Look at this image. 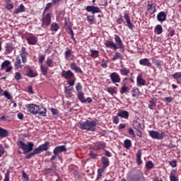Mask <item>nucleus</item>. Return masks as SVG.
<instances>
[{
  "label": "nucleus",
  "instance_id": "20",
  "mask_svg": "<svg viewBox=\"0 0 181 181\" xmlns=\"http://www.w3.org/2000/svg\"><path fill=\"white\" fill-rule=\"evenodd\" d=\"M26 40L28 43V45H32L35 46V45H37V37L35 35L29 36L26 38Z\"/></svg>",
  "mask_w": 181,
  "mask_h": 181
},
{
  "label": "nucleus",
  "instance_id": "6",
  "mask_svg": "<svg viewBox=\"0 0 181 181\" xmlns=\"http://www.w3.org/2000/svg\"><path fill=\"white\" fill-rule=\"evenodd\" d=\"M148 135L152 138L153 139H163L166 136V134L165 132H161V133H159L158 131L155 130H150L148 131Z\"/></svg>",
  "mask_w": 181,
  "mask_h": 181
},
{
  "label": "nucleus",
  "instance_id": "57",
  "mask_svg": "<svg viewBox=\"0 0 181 181\" xmlns=\"http://www.w3.org/2000/svg\"><path fill=\"white\" fill-rule=\"evenodd\" d=\"M95 18H94V16H87V21L90 25H93L94 23V21Z\"/></svg>",
  "mask_w": 181,
  "mask_h": 181
},
{
  "label": "nucleus",
  "instance_id": "11",
  "mask_svg": "<svg viewBox=\"0 0 181 181\" xmlns=\"http://www.w3.org/2000/svg\"><path fill=\"white\" fill-rule=\"evenodd\" d=\"M130 180L132 181H145V177L142 171H139L136 175L131 177Z\"/></svg>",
  "mask_w": 181,
  "mask_h": 181
},
{
  "label": "nucleus",
  "instance_id": "25",
  "mask_svg": "<svg viewBox=\"0 0 181 181\" xmlns=\"http://www.w3.org/2000/svg\"><path fill=\"white\" fill-rule=\"evenodd\" d=\"M139 64L141 66H146V67H152V64L147 58H144L139 60Z\"/></svg>",
  "mask_w": 181,
  "mask_h": 181
},
{
  "label": "nucleus",
  "instance_id": "24",
  "mask_svg": "<svg viewBox=\"0 0 181 181\" xmlns=\"http://www.w3.org/2000/svg\"><path fill=\"white\" fill-rule=\"evenodd\" d=\"M14 67L16 70H20L23 67L21 57H16V62H14Z\"/></svg>",
  "mask_w": 181,
  "mask_h": 181
},
{
  "label": "nucleus",
  "instance_id": "42",
  "mask_svg": "<svg viewBox=\"0 0 181 181\" xmlns=\"http://www.w3.org/2000/svg\"><path fill=\"white\" fill-rule=\"evenodd\" d=\"M147 11H148V12H151V13H155L156 11V7L155 6H153V4H148V8Z\"/></svg>",
  "mask_w": 181,
  "mask_h": 181
},
{
  "label": "nucleus",
  "instance_id": "14",
  "mask_svg": "<svg viewBox=\"0 0 181 181\" xmlns=\"http://www.w3.org/2000/svg\"><path fill=\"white\" fill-rule=\"evenodd\" d=\"M86 11L87 12H90L93 15L95 13H101V9H100V7L95 6H87L86 7Z\"/></svg>",
  "mask_w": 181,
  "mask_h": 181
},
{
  "label": "nucleus",
  "instance_id": "13",
  "mask_svg": "<svg viewBox=\"0 0 181 181\" xmlns=\"http://www.w3.org/2000/svg\"><path fill=\"white\" fill-rule=\"evenodd\" d=\"M37 71H33L30 66L25 68V76L30 78H33V77H37Z\"/></svg>",
  "mask_w": 181,
  "mask_h": 181
},
{
  "label": "nucleus",
  "instance_id": "28",
  "mask_svg": "<svg viewBox=\"0 0 181 181\" xmlns=\"http://www.w3.org/2000/svg\"><path fill=\"white\" fill-rule=\"evenodd\" d=\"M136 162L138 165V166H141V165H142V159H141V156H142V151L139 150L136 152Z\"/></svg>",
  "mask_w": 181,
  "mask_h": 181
},
{
  "label": "nucleus",
  "instance_id": "38",
  "mask_svg": "<svg viewBox=\"0 0 181 181\" xmlns=\"http://www.w3.org/2000/svg\"><path fill=\"white\" fill-rule=\"evenodd\" d=\"M8 134H9V132H8V130L0 127V137L1 138H6V136H8Z\"/></svg>",
  "mask_w": 181,
  "mask_h": 181
},
{
  "label": "nucleus",
  "instance_id": "4",
  "mask_svg": "<svg viewBox=\"0 0 181 181\" xmlns=\"http://www.w3.org/2000/svg\"><path fill=\"white\" fill-rule=\"evenodd\" d=\"M17 146L19 149H22L23 151V153H29V152H32V151H33V146H35V144L32 141L28 142L26 144L23 141L18 140L17 141Z\"/></svg>",
  "mask_w": 181,
  "mask_h": 181
},
{
  "label": "nucleus",
  "instance_id": "52",
  "mask_svg": "<svg viewBox=\"0 0 181 181\" xmlns=\"http://www.w3.org/2000/svg\"><path fill=\"white\" fill-rule=\"evenodd\" d=\"M67 83L69 84L68 87H73L76 83V76L74 78H72L71 79H68Z\"/></svg>",
  "mask_w": 181,
  "mask_h": 181
},
{
  "label": "nucleus",
  "instance_id": "34",
  "mask_svg": "<svg viewBox=\"0 0 181 181\" xmlns=\"http://www.w3.org/2000/svg\"><path fill=\"white\" fill-rule=\"evenodd\" d=\"M131 94L134 98L139 97V88L136 87L132 88Z\"/></svg>",
  "mask_w": 181,
  "mask_h": 181
},
{
  "label": "nucleus",
  "instance_id": "16",
  "mask_svg": "<svg viewBox=\"0 0 181 181\" xmlns=\"http://www.w3.org/2000/svg\"><path fill=\"white\" fill-rule=\"evenodd\" d=\"M28 51H26V47H22L20 52V56L23 63H28Z\"/></svg>",
  "mask_w": 181,
  "mask_h": 181
},
{
  "label": "nucleus",
  "instance_id": "51",
  "mask_svg": "<svg viewBox=\"0 0 181 181\" xmlns=\"http://www.w3.org/2000/svg\"><path fill=\"white\" fill-rule=\"evenodd\" d=\"M53 6V3H48L46 4V6L44 8L43 13L46 15V13Z\"/></svg>",
  "mask_w": 181,
  "mask_h": 181
},
{
  "label": "nucleus",
  "instance_id": "10",
  "mask_svg": "<svg viewBox=\"0 0 181 181\" xmlns=\"http://www.w3.org/2000/svg\"><path fill=\"white\" fill-rule=\"evenodd\" d=\"M5 69L6 73H11V71H12L13 67L12 66V65H11V61L5 60L1 63V70H5Z\"/></svg>",
  "mask_w": 181,
  "mask_h": 181
},
{
  "label": "nucleus",
  "instance_id": "54",
  "mask_svg": "<svg viewBox=\"0 0 181 181\" xmlns=\"http://www.w3.org/2000/svg\"><path fill=\"white\" fill-rule=\"evenodd\" d=\"M168 36L170 37H173V36H175V33H176V31H175V29L170 28L168 30Z\"/></svg>",
  "mask_w": 181,
  "mask_h": 181
},
{
  "label": "nucleus",
  "instance_id": "17",
  "mask_svg": "<svg viewBox=\"0 0 181 181\" xmlns=\"http://www.w3.org/2000/svg\"><path fill=\"white\" fill-rule=\"evenodd\" d=\"M117 117H119L123 119H129V112L119 109L117 111Z\"/></svg>",
  "mask_w": 181,
  "mask_h": 181
},
{
  "label": "nucleus",
  "instance_id": "61",
  "mask_svg": "<svg viewBox=\"0 0 181 181\" xmlns=\"http://www.w3.org/2000/svg\"><path fill=\"white\" fill-rule=\"evenodd\" d=\"M24 155H25V159H30L31 158H33V156H35L33 151L30 153L28 152V153H24Z\"/></svg>",
  "mask_w": 181,
  "mask_h": 181
},
{
  "label": "nucleus",
  "instance_id": "35",
  "mask_svg": "<svg viewBox=\"0 0 181 181\" xmlns=\"http://www.w3.org/2000/svg\"><path fill=\"white\" fill-rule=\"evenodd\" d=\"M40 117H46V109L43 106L38 105V113Z\"/></svg>",
  "mask_w": 181,
  "mask_h": 181
},
{
  "label": "nucleus",
  "instance_id": "32",
  "mask_svg": "<svg viewBox=\"0 0 181 181\" xmlns=\"http://www.w3.org/2000/svg\"><path fill=\"white\" fill-rule=\"evenodd\" d=\"M50 146V143L49 141H46L45 144L40 145V149L41 152H44V151H48Z\"/></svg>",
  "mask_w": 181,
  "mask_h": 181
},
{
  "label": "nucleus",
  "instance_id": "15",
  "mask_svg": "<svg viewBox=\"0 0 181 181\" xmlns=\"http://www.w3.org/2000/svg\"><path fill=\"white\" fill-rule=\"evenodd\" d=\"M62 152H67V147L65 145L58 146L53 150L54 155L59 156Z\"/></svg>",
  "mask_w": 181,
  "mask_h": 181
},
{
  "label": "nucleus",
  "instance_id": "45",
  "mask_svg": "<svg viewBox=\"0 0 181 181\" xmlns=\"http://www.w3.org/2000/svg\"><path fill=\"white\" fill-rule=\"evenodd\" d=\"M117 88L116 87H107L106 89V91L110 94L111 95H114L115 94H117V90H115Z\"/></svg>",
  "mask_w": 181,
  "mask_h": 181
},
{
  "label": "nucleus",
  "instance_id": "36",
  "mask_svg": "<svg viewBox=\"0 0 181 181\" xmlns=\"http://www.w3.org/2000/svg\"><path fill=\"white\" fill-rule=\"evenodd\" d=\"M119 73L121 76H128V74L131 73V70L127 67H123L119 69Z\"/></svg>",
  "mask_w": 181,
  "mask_h": 181
},
{
  "label": "nucleus",
  "instance_id": "41",
  "mask_svg": "<svg viewBox=\"0 0 181 181\" xmlns=\"http://www.w3.org/2000/svg\"><path fill=\"white\" fill-rule=\"evenodd\" d=\"M129 91V88H128V86H127V85L122 84L119 93L120 94H125V93H128Z\"/></svg>",
  "mask_w": 181,
  "mask_h": 181
},
{
  "label": "nucleus",
  "instance_id": "64",
  "mask_svg": "<svg viewBox=\"0 0 181 181\" xmlns=\"http://www.w3.org/2000/svg\"><path fill=\"white\" fill-rule=\"evenodd\" d=\"M46 59L45 55H40L38 57V62L40 64H43V62H45V59Z\"/></svg>",
  "mask_w": 181,
  "mask_h": 181
},
{
  "label": "nucleus",
  "instance_id": "59",
  "mask_svg": "<svg viewBox=\"0 0 181 181\" xmlns=\"http://www.w3.org/2000/svg\"><path fill=\"white\" fill-rule=\"evenodd\" d=\"M14 78H15V80H17V81L19 80H22V78H23L22 74L20 72H16Z\"/></svg>",
  "mask_w": 181,
  "mask_h": 181
},
{
  "label": "nucleus",
  "instance_id": "7",
  "mask_svg": "<svg viewBox=\"0 0 181 181\" xmlns=\"http://www.w3.org/2000/svg\"><path fill=\"white\" fill-rule=\"evenodd\" d=\"M26 108L28 112L32 114L33 115H37V114L39 113V105L35 103L26 105Z\"/></svg>",
  "mask_w": 181,
  "mask_h": 181
},
{
  "label": "nucleus",
  "instance_id": "31",
  "mask_svg": "<svg viewBox=\"0 0 181 181\" xmlns=\"http://www.w3.org/2000/svg\"><path fill=\"white\" fill-rule=\"evenodd\" d=\"M173 78L176 80L177 84H181V71L180 72H175L174 74L172 75Z\"/></svg>",
  "mask_w": 181,
  "mask_h": 181
},
{
  "label": "nucleus",
  "instance_id": "58",
  "mask_svg": "<svg viewBox=\"0 0 181 181\" xmlns=\"http://www.w3.org/2000/svg\"><path fill=\"white\" fill-rule=\"evenodd\" d=\"M146 169H153V163L151 160L147 161L146 163Z\"/></svg>",
  "mask_w": 181,
  "mask_h": 181
},
{
  "label": "nucleus",
  "instance_id": "62",
  "mask_svg": "<svg viewBox=\"0 0 181 181\" xmlns=\"http://www.w3.org/2000/svg\"><path fill=\"white\" fill-rule=\"evenodd\" d=\"M128 132L129 135L132 136V138H136V134H135V131H134V129L132 128H129Z\"/></svg>",
  "mask_w": 181,
  "mask_h": 181
},
{
  "label": "nucleus",
  "instance_id": "56",
  "mask_svg": "<svg viewBox=\"0 0 181 181\" xmlns=\"http://www.w3.org/2000/svg\"><path fill=\"white\" fill-rule=\"evenodd\" d=\"M112 122L115 125H118V124H119V116H118V115H117L116 116H113Z\"/></svg>",
  "mask_w": 181,
  "mask_h": 181
},
{
  "label": "nucleus",
  "instance_id": "26",
  "mask_svg": "<svg viewBox=\"0 0 181 181\" xmlns=\"http://www.w3.org/2000/svg\"><path fill=\"white\" fill-rule=\"evenodd\" d=\"M136 83L138 87H142L146 84V81L144 78H142V75H139L136 78Z\"/></svg>",
  "mask_w": 181,
  "mask_h": 181
},
{
  "label": "nucleus",
  "instance_id": "30",
  "mask_svg": "<svg viewBox=\"0 0 181 181\" xmlns=\"http://www.w3.org/2000/svg\"><path fill=\"white\" fill-rule=\"evenodd\" d=\"M25 8L23 4H21L18 8L13 12V15H18V13H22V12H25Z\"/></svg>",
  "mask_w": 181,
  "mask_h": 181
},
{
  "label": "nucleus",
  "instance_id": "22",
  "mask_svg": "<svg viewBox=\"0 0 181 181\" xmlns=\"http://www.w3.org/2000/svg\"><path fill=\"white\" fill-rule=\"evenodd\" d=\"M103 169H107L110 166V159L105 156H103L100 159Z\"/></svg>",
  "mask_w": 181,
  "mask_h": 181
},
{
  "label": "nucleus",
  "instance_id": "29",
  "mask_svg": "<svg viewBox=\"0 0 181 181\" xmlns=\"http://www.w3.org/2000/svg\"><path fill=\"white\" fill-rule=\"evenodd\" d=\"M151 60H152L153 64H155L157 69H159V70L162 69V66H163V62L159 61L155 58H152Z\"/></svg>",
  "mask_w": 181,
  "mask_h": 181
},
{
  "label": "nucleus",
  "instance_id": "40",
  "mask_svg": "<svg viewBox=\"0 0 181 181\" xmlns=\"http://www.w3.org/2000/svg\"><path fill=\"white\" fill-rule=\"evenodd\" d=\"M154 32L156 35H162L163 33V28L160 25H157L154 28Z\"/></svg>",
  "mask_w": 181,
  "mask_h": 181
},
{
  "label": "nucleus",
  "instance_id": "60",
  "mask_svg": "<svg viewBox=\"0 0 181 181\" xmlns=\"http://www.w3.org/2000/svg\"><path fill=\"white\" fill-rule=\"evenodd\" d=\"M44 173H45V175H50V174L53 173V168H45Z\"/></svg>",
  "mask_w": 181,
  "mask_h": 181
},
{
  "label": "nucleus",
  "instance_id": "19",
  "mask_svg": "<svg viewBox=\"0 0 181 181\" xmlns=\"http://www.w3.org/2000/svg\"><path fill=\"white\" fill-rule=\"evenodd\" d=\"M5 53L6 54H11L15 49V47H13V44L12 43H6L5 47Z\"/></svg>",
  "mask_w": 181,
  "mask_h": 181
},
{
  "label": "nucleus",
  "instance_id": "27",
  "mask_svg": "<svg viewBox=\"0 0 181 181\" xmlns=\"http://www.w3.org/2000/svg\"><path fill=\"white\" fill-rule=\"evenodd\" d=\"M157 21H158V22H165V21H166V13L165 11H161L158 13Z\"/></svg>",
  "mask_w": 181,
  "mask_h": 181
},
{
  "label": "nucleus",
  "instance_id": "49",
  "mask_svg": "<svg viewBox=\"0 0 181 181\" xmlns=\"http://www.w3.org/2000/svg\"><path fill=\"white\" fill-rule=\"evenodd\" d=\"M148 108L150 110H154L155 107H156V102L155 101V100L152 99L150 102L149 104L148 105Z\"/></svg>",
  "mask_w": 181,
  "mask_h": 181
},
{
  "label": "nucleus",
  "instance_id": "53",
  "mask_svg": "<svg viewBox=\"0 0 181 181\" xmlns=\"http://www.w3.org/2000/svg\"><path fill=\"white\" fill-rule=\"evenodd\" d=\"M64 26H66V29L73 28V25H71V23H70V20H68L66 18H64Z\"/></svg>",
  "mask_w": 181,
  "mask_h": 181
},
{
  "label": "nucleus",
  "instance_id": "47",
  "mask_svg": "<svg viewBox=\"0 0 181 181\" xmlns=\"http://www.w3.org/2000/svg\"><path fill=\"white\" fill-rule=\"evenodd\" d=\"M75 88L77 91V93H83V85H81V83L80 82L76 83L75 86Z\"/></svg>",
  "mask_w": 181,
  "mask_h": 181
},
{
  "label": "nucleus",
  "instance_id": "23",
  "mask_svg": "<svg viewBox=\"0 0 181 181\" xmlns=\"http://www.w3.org/2000/svg\"><path fill=\"white\" fill-rule=\"evenodd\" d=\"M64 93L66 98H73L74 97L73 92H71V87L70 86H64Z\"/></svg>",
  "mask_w": 181,
  "mask_h": 181
},
{
  "label": "nucleus",
  "instance_id": "44",
  "mask_svg": "<svg viewBox=\"0 0 181 181\" xmlns=\"http://www.w3.org/2000/svg\"><path fill=\"white\" fill-rule=\"evenodd\" d=\"M77 98L82 103H84L86 98L84 97L83 92H79L77 93Z\"/></svg>",
  "mask_w": 181,
  "mask_h": 181
},
{
  "label": "nucleus",
  "instance_id": "21",
  "mask_svg": "<svg viewBox=\"0 0 181 181\" xmlns=\"http://www.w3.org/2000/svg\"><path fill=\"white\" fill-rule=\"evenodd\" d=\"M68 49L64 52L65 59L66 60H73V59H74V55L73 54L74 52L71 49Z\"/></svg>",
  "mask_w": 181,
  "mask_h": 181
},
{
  "label": "nucleus",
  "instance_id": "50",
  "mask_svg": "<svg viewBox=\"0 0 181 181\" xmlns=\"http://www.w3.org/2000/svg\"><path fill=\"white\" fill-rule=\"evenodd\" d=\"M104 169L105 168H103V167L101 168L98 169L96 180H98V179H100L103 176V173H104Z\"/></svg>",
  "mask_w": 181,
  "mask_h": 181
},
{
  "label": "nucleus",
  "instance_id": "33",
  "mask_svg": "<svg viewBox=\"0 0 181 181\" xmlns=\"http://www.w3.org/2000/svg\"><path fill=\"white\" fill-rule=\"evenodd\" d=\"M170 181H179V178L176 177V170H172L170 173Z\"/></svg>",
  "mask_w": 181,
  "mask_h": 181
},
{
  "label": "nucleus",
  "instance_id": "55",
  "mask_svg": "<svg viewBox=\"0 0 181 181\" xmlns=\"http://www.w3.org/2000/svg\"><path fill=\"white\" fill-rule=\"evenodd\" d=\"M46 65L48 67H53V59H51L50 57H47L46 61Z\"/></svg>",
  "mask_w": 181,
  "mask_h": 181
},
{
  "label": "nucleus",
  "instance_id": "8",
  "mask_svg": "<svg viewBox=\"0 0 181 181\" xmlns=\"http://www.w3.org/2000/svg\"><path fill=\"white\" fill-rule=\"evenodd\" d=\"M132 127L137 132V134H136L137 136H139V138H141L142 132H141V129H142V125L141 124V119H137L134 120Z\"/></svg>",
  "mask_w": 181,
  "mask_h": 181
},
{
  "label": "nucleus",
  "instance_id": "9",
  "mask_svg": "<svg viewBox=\"0 0 181 181\" xmlns=\"http://www.w3.org/2000/svg\"><path fill=\"white\" fill-rule=\"evenodd\" d=\"M110 78L112 83H113V84H115L116 86V87L119 86V85L118 83H121V76H119V74L118 73H117V72L111 73L110 74Z\"/></svg>",
  "mask_w": 181,
  "mask_h": 181
},
{
  "label": "nucleus",
  "instance_id": "43",
  "mask_svg": "<svg viewBox=\"0 0 181 181\" xmlns=\"http://www.w3.org/2000/svg\"><path fill=\"white\" fill-rule=\"evenodd\" d=\"M90 57L93 59H97L100 54V52L98 50L90 49Z\"/></svg>",
  "mask_w": 181,
  "mask_h": 181
},
{
  "label": "nucleus",
  "instance_id": "3",
  "mask_svg": "<svg viewBox=\"0 0 181 181\" xmlns=\"http://www.w3.org/2000/svg\"><path fill=\"white\" fill-rule=\"evenodd\" d=\"M78 127L80 129L85 131H90V132H95L97 127V119L95 120H86L78 123Z\"/></svg>",
  "mask_w": 181,
  "mask_h": 181
},
{
  "label": "nucleus",
  "instance_id": "18",
  "mask_svg": "<svg viewBox=\"0 0 181 181\" xmlns=\"http://www.w3.org/2000/svg\"><path fill=\"white\" fill-rule=\"evenodd\" d=\"M70 69L73 71H75V73H79V74H83V70L81 69V68H80V66H78L77 64H76L75 62H73L70 64Z\"/></svg>",
  "mask_w": 181,
  "mask_h": 181
},
{
  "label": "nucleus",
  "instance_id": "63",
  "mask_svg": "<svg viewBox=\"0 0 181 181\" xmlns=\"http://www.w3.org/2000/svg\"><path fill=\"white\" fill-rule=\"evenodd\" d=\"M11 176V171L8 170L4 175V179L3 181H9V177Z\"/></svg>",
  "mask_w": 181,
  "mask_h": 181
},
{
  "label": "nucleus",
  "instance_id": "48",
  "mask_svg": "<svg viewBox=\"0 0 181 181\" xmlns=\"http://www.w3.org/2000/svg\"><path fill=\"white\" fill-rule=\"evenodd\" d=\"M118 59H122V54L120 52H116L113 57L112 58V62H115V60H118Z\"/></svg>",
  "mask_w": 181,
  "mask_h": 181
},
{
  "label": "nucleus",
  "instance_id": "1",
  "mask_svg": "<svg viewBox=\"0 0 181 181\" xmlns=\"http://www.w3.org/2000/svg\"><path fill=\"white\" fill-rule=\"evenodd\" d=\"M115 42L112 40H106L105 42V47L112 49V50H117V49L124 50L125 47L124 46V42H122V40H121V37H119V35L117 34L115 35Z\"/></svg>",
  "mask_w": 181,
  "mask_h": 181
},
{
  "label": "nucleus",
  "instance_id": "39",
  "mask_svg": "<svg viewBox=\"0 0 181 181\" xmlns=\"http://www.w3.org/2000/svg\"><path fill=\"white\" fill-rule=\"evenodd\" d=\"M40 70L43 76H47V73L49 71V66H44L43 64L40 65Z\"/></svg>",
  "mask_w": 181,
  "mask_h": 181
},
{
  "label": "nucleus",
  "instance_id": "12",
  "mask_svg": "<svg viewBox=\"0 0 181 181\" xmlns=\"http://www.w3.org/2000/svg\"><path fill=\"white\" fill-rule=\"evenodd\" d=\"M62 77H63L66 80H70L71 78H74V77L76 76H74V73H73L71 70H68V71L63 70L62 71Z\"/></svg>",
  "mask_w": 181,
  "mask_h": 181
},
{
  "label": "nucleus",
  "instance_id": "2",
  "mask_svg": "<svg viewBox=\"0 0 181 181\" xmlns=\"http://www.w3.org/2000/svg\"><path fill=\"white\" fill-rule=\"evenodd\" d=\"M116 22L117 25H122L123 23V25H124V26H127L130 30H134V29H135V25H134L131 22V15L128 11H125L123 13V16L122 15H120Z\"/></svg>",
  "mask_w": 181,
  "mask_h": 181
},
{
  "label": "nucleus",
  "instance_id": "5",
  "mask_svg": "<svg viewBox=\"0 0 181 181\" xmlns=\"http://www.w3.org/2000/svg\"><path fill=\"white\" fill-rule=\"evenodd\" d=\"M41 22V28H43V29H47V28H49L52 23V13H47L45 15L43 13Z\"/></svg>",
  "mask_w": 181,
  "mask_h": 181
},
{
  "label": "nucleus",
  "instance_id": "37",
  "mask_svg": "<svg viewBox=\"0 0 181 181\" xmlns=\"http://www.w3.org/2000/svg\"><path fill=\"white\" fill-rule=\"evenodd\" d=\"M59 29H60V25H59L58 23H52L50 25V30L52 32H57V30H59Z\"/></svg>",
  "mask_w": 181,
  "mask_h": 181
},
{
  "label": "nucleus",
  "instance_id": "46",
  "mask_svg": "<svg viewBox=\"0 0 181 181\" xmlns=\"http://www.w3.org/2000/svg\"><path fill=\"white\" fill-rule=\"evenodd\" d=\"M132 146V142L129 139H126L124 141V147L126 148V149H129Z\"/></svg>",
  "mask_w": 181,
  "mask_h": 181
}]
</instances>
